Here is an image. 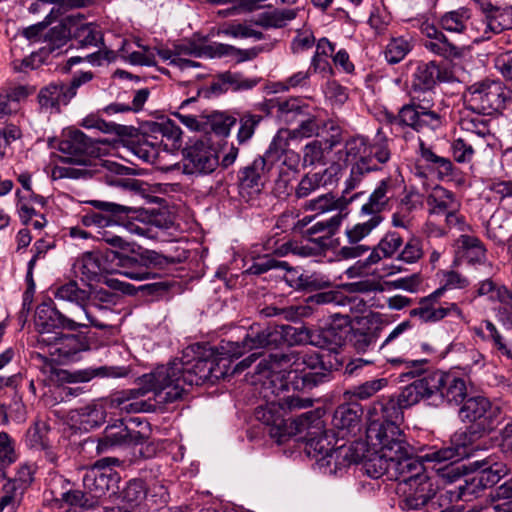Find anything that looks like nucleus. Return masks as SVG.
Here are the masks:
<instances>
[{"label": "nucleus", "instance_id": "f257e3e1", "mask_svg": "<svg viewBox=\"0 0 512 512\" xmlns=\"http://www.w3.org/2000/svg\"><path fill=\"white\" fill-rule=\"evenodd\" d=\"M295 435L305 442V452L315 458L325 473L336 474L339 469L362 459V455L354 454L351 447L341 445L334 447V436L325 429L324 421L316 411H308L296 417Z\"/></svg>", "mask_w": 512, "mask_h": 512}, {"label": "nucleus", "instance_id": "f03ea898", "mask_svg": "<svg viewBox=\"0 0 512 512\" xmlns=\"http://www.w3.org/2000/svg\"><path fill=\"white\" fill-rule=\"evenodd\" d=\"M270 367L275 370L288 365L292 369L288 372V381L285 387L294 391H310L315 387L329 381L332 364L325 361V355L316 351L287 350L269 354Z\"/></svg>", "mask_w": 512, "mask_h": 512}, {"label": "nucleus", "instance_id": "7ed1b4c3", "mask_svg": "<svg viewBox=\"0 0 512 512\" xmlns=\"http://www.w3.org/2000/svg\"><path fill=\"white\" fill-rule=\"evenodd\" d=\"M195 352L190 346L185 348L180 358H175L166 365L157 366L151 373L140 378L145 394L154 392L158 404H169L182 399L185 386H193L189 379L193 373L192 360Z\"/></svg>", "mask_w": 512, "mask_h": 512}, {"label": "nucleus", "instance_id": "20e7f679", "mask_svg": "<svg viewBox=\"0 0 512 512\" xmlns=\"http://www.w3.org/2000/svg\"><path fill=\"white\" fill-rule=\"evenodd\" d=\"M278 347H280V335L277 332V325L254 323L247 329L242 341H228L222 344L221 349L223 354L230 358H239L251 352L234 368V371H243L262 356L263 349H276Z\"/></svg>", "mask_w": 512, "mask_h": 512}, {"label": "nucleus", "instance_id": "39448f33", "mask_svg": "<svg viewBox=\"0 0 512 512\" xmlns=\"http://www.w3.org/2000/svg\"><path fill=\"white\" fill-rule=\"evenodd\" d=\"M462 421L468 422L466 431L456 440L472 444L492 432L501 421V409L483 396L467 398L459 410Z\"/></svg>", "mask_w": 512, "mask_h": 512}, {"label": "nucleus", "instance_id": "423d86ee", "mask_svg": "<svg viewBox=\"0 0 512 512\" xmlns=\"http://www.w3.org/2000/svg\"><path fill=\"white\" fill-rule=\"evenodd\" d=\"M368 416L367 441H381V438L397 440L404 436L399 427L403 420V408L395 395L382 396L373 402L368 410Z\"/></svg>", "mask_w": 512, "mask_h": 512}, {"label": "nucleus", "instance_id": "0eeeda50", "mask_svg": "<svg viewBox=\"0 0 512 512\" xmlns=\"http://www.w3.org/2000/svg\"><path fill=\"white\" fill-rule=\"evenodd\" d=\"M512 91L500 80L483 79L463 93L466 109L482 115L501 113L511 101Z\"/></svg>", "mask_w": 512, "mask_h": 512}, {"label": "nucleus", "instance_id": "6e6552de", "mask_svg": "<svg viewBox=\"0 0 512 512\" xmlns=\"http://www.w3.org/2000/svg\"><path fill=\"white\" fill-rule=\"evenodd\" d=\"M470 452L465 441L454 440L452 446L431 451L426 454V459L435 462L438 467L435 469L443 480L447 483H456L457 497L459 498V486L464 484L468 476L470 468L469 464L463 462L464 458L469 456Z\"/></svg>", "mask_w": 512, "mask_h": 512}, {"label": "nucleus", "instance_id": "1a4fd4ad", "mask_svg": "<svg viewBox=\"0 0 512 512\" xmlns=\"http://www.w3.org/2000/svg\"><path fill=\"white\" fill-rule=\"evenodd\" d=\"M468 280L455 271H450L445 275V284L438 288L432 294L422 298L419 301V307L410 311L411 317H419L424 322H436L450 314H455L463 318L461 309L455 303H450L446 307L436 306L437 299L446 289H462L468 285Z\"/></svg>", "mask_w": 512, "mask_h": 512}, {"label": "nucleus", "instance_id": "9d476101", "mask_svg": "<svg viewBox=\"0 0 512 512\" xmlns=\"http://www.w3.org/2000/svg\"><path fill=\"white\" fill-rule=\"evenodd\" d=\"M133 174V169L111 160H96L91 168H67L66 176L71 178L97 177L111 186L121 187L125 190L138 191L141 182L136 179L125 178Z\"/></svg>", "mask_w": 512, "mask_h": 512}, {"label": "nucleus", "instance_id": "9b49d317", "mask_svg": "<svg viewBox=\"0 0 512 512\" xmlns=\"http://www.w3.org/2000/svg\"><path fill=\"white\" fill-rule=\"evenodd\" d=\"M111 261H117L119 273L133 280L148 279L155 274L153 269H163L169 264L175 263L172 258H168L152 250H146L142 253H132L126 255L120 251H112Z\"/></svg>", "mask_w": 512, "mask_h": 512}, {"label": "nucleus", "instance_id": "f8f14e48", "mask_svg": "<svg viewBox=\"0 0 512 512\" xmlns=\"http://www.w3.org/2000/svg\"><path fill=\"white\" fill-rule=\"evenodd\" d=\"M149 438V424L139 418H131L128 423L122 420L108 425L99 438L97 451L106 452L113 447H131L143 445Z\"/></svg>", "mask_w": 512, "mask_h": 512}, {"label": "nucleus", "instance_id": "ddd939ff", "mask_svg": "<svg viewBox=\"0 0 512 512\" xmlns=\"http://www.w3.org/2000/svg\"><path fill=\"white\" fill-rule=\"evenodd\" d=\"M92 79L93 73L87 71L74 76L69 83L57 81L42 87L37 95L40 111L50 114L60 113L61 106L68 105L77 94L78 88Z\"/></svg>", "mask_w": 512, "mask_h": 512}, {"label": "nucleus", "instance_id": "4468645a", "mask_svg": "<svg viewBox=\"0 0 512 512\" xmlns=\"http://www.w3.org/2000/svg\"><path fill=\"white\" fill-rule=\"evenodd\" d=\"M58 150L64 154L61 157L62 162L76 164L79 168H91L96 160H102L96 157V142L78 129H70L64 133Z\"/></svg>", "mask_w": 512, "mask_h": 512}, {"label": "nucleus", "instance_id": "2eb2a0df", "mask_svg": "<svg viewBox=\"0 0 512 512\" xmlns=\"http://www.w3.org/2000/svg\"><path fill=\"white\" fill-rule=\"evenodd\" d=\"M471 476L459 486V498L476 495L480 491L496 485L506 475V466L493 458H485L469 463Z\"/></svg>", "mask_w": 512, "mask_h": 512}, {"label": "nucleus", "instance_id": "dca6fc26", "mask_svg": "<svg viewBox=\"0 0 512 512\" xmlns=\"http://www.w3.org/2000/svg\"><path fill=\"white\" fill-rule=\"evenodd\" d=\"M118 458L106 457L97 460L92 467L86 470L82 486L94 498L98 505L100 498L110 490L118 488L120 475L112 469V466L119 465Z\"/></svg>", "mask_w": 512, "mask_h": 512}, {"label": "nucleus", "instance_id": "f3484780", "mask_svg": "<svg viewBox=\"0 0 512 512\" xmlns=\"http://www.w3.org/2000/svg\"><path fill=\"white\" fill-rule=\"evenodd\" d=\"M404 495L400 502L403 510H419L426 507L427 512L430 508L435 509L438 504L437 488L425 472L411 479L407 478L398 488Z\"/></svg>", "mask_w": 512, "mask_h": 512}, {"label": "nucleus", "instance_id": "a211bd4d", "mask_svg": "<svg viewBox=\"0 0 512 512\" xmlns=\"http://www.w3.org/2000/svg\"><path fill=\"white\" fill-rule=\"evenodd\" d=\"M87 326V324L66 317L51 300L41 303L36 309L35 327L38 332L36 341L39 345L51 342V337L61 332L60 330L75 331L80 327Z\"/></svg>", "mask_w": 512, "mask_h": 512}, {"label": "nucleus", "instance_id": "6ab92c4d", "mask_svg": "<svg viewBox=\"0 0 512 512\" xmlns=\"http://www.w3.org/2000/svg\"><path fill=\"white\" fill-rule=\"evenodd\" d=\"M190 348L195 352V356L191 359L193 373L189 375L191 376L189 380L194 382V385H202L206 381L214 383L227 375L226 359L219 358L212 348L198 343L190 345Z\"/></svg>", "mask_w": 512, "mask_h": 512}, {"label": "nucleus", "instance_id": "aec40b11", "mask_svg": "<svg viewBox=\"0 0 512 512\" xmlns=\"http://www.w3.org/2000/svg\"><path fill=\"white\" fill-rule=\"evenodd\" d=\"M182 156V167L185 174H210L219 165L217 151L207 138L191 141L182 150Z\"/></svg>", "mask_w": 512, "mask_h": 512}, {"label": "nucleus", "instance_id": "412c9836", "mask_svg": "<svg viewBox=\"0 0 512 512\" xmlns=\"http://www.w3.org/2000/svg\"><path fill=\"white\" fill-rule=\"evenodd\" d=\"M394 456L390 464V480L403 484L407 478H414L425 472L423 464L414 457L413 448L406 442L404 436L390 440Z\"/></svg>", "mask_w": 512, "mask_h": 512}, {"label": "nucleus", "instance_id": "4be33fe9", "mask_svg": "<svg viewBox=\"0 0 512 512\" xmlns=\"http://www.w3.org/2000/svg\"><path fill=\"white\" fill-rule=\"evenodd\" d=\"M255 417L269 427V435L278 443H283L287 438L293 436L296 417L286 420L279 403H268L266 406L258 407Z\"/></svg>", "mask_w": 512, "mask_h": 512}, {"label": "nucleus", "instance_id": "5701e85b", "mask_svg": "<svg viewBox=\"0 0 512 512\" xmlns=\"http://www.w3.org/2000/svg\"><path fill=\"white\" fill-rule=\"evenodd\" d=\"M381 441H367V443L374 447L375 453L364 460L363 469L365 474L369 477L378 479L386 476L390 480V464L391 458L394 456L393 445L390 439H380Z\"/></svg>", "mask_w": 512, "mask_h": 512}, {"label": "nucleus", "instance_id": "b1692460", "mask_svg": "<svg viewBox=\"0 0 512 512\" xmlns=\"http://www.w3.org/2000/svg\"><path fill=\"white\" fill-rule=\"evenodd\" d=\"M396 189V182L391 177L381 180L369 195L368 201L362 205L360 209L361 215L371 217L382 216V212L392 208Z\"/></svg>", "mask_w": 512, "mask_h": 512}, {"label": "nucleus", "instance_id": "393cba45", "mask_svg": "<svg viewBox=\"0 0 512 512\" xmlns=\"http://www.w3.org/2000/svg\"><path fill=\"white\" fill-rule=\"evenodd\" d=\"M438 375L430 377V372L414 380L409 385L402 388L398 395H395L403 410L416 405L421 400L433 398V389L440 384Z\"/></svg>", "mask_w": 512, "mask_h": 512}, {"label": "nucleus", "instance_id": "a878e982", "mask_svg": "<svg viewBox=\"0 0 512 512\" xmlns=\"http://www.w3.org/2000/svg\"><path fill=\"white\" fill-rule=\"evenodd\" d=\"M87 294L89 295V298L85 304L84 313L89 325L100 330L108 329L110 325L99 320L95 315V311L107 312L108 306L114 305L117 302L119 295L104 288H93L90 284Z\"/></svg>", "mask_w": 512, "mask_h": 512}, {"label": "nucleus", "instance_id": "bb28decb", "mask_svg": "<svg viewBox=\"0 0 512 512\" xmlns=\"http://www.w3.org/2000/svg\"><path fill=\"white\" fill-rule=\"evenodd\" d=\"M438 375L440 384L433 389V397H439L450 405H460L467 398V386L463 378L456 377L440 370L431 371L430 377Z\"/></svg>", "mask_w": 512, "mask_h": 512}, {"label": "nucleus", "instance_id": "cd10ccee", "mask_svg": "<svg viewBox=\"0 0 512 512\" xmlns=\"http://www.w3.org/2000/svg\"><path fill=\"white\" fill-rule=\"evenodd\" d=\"M72 18L67 16L60 24L49 29L44 35L45 45L39 49L38 53H32L31 59L38 58V63H41L49 55L58 56L62 54V48L70 40V25Z\"/></svg>", "mask_w": 512, "mask_h": 512}, {"label": "nucleus", "instance_id": "c85d7f7f", "mask_svg": "<svg viewBox=\"0 0 512 512\" xmlns=\"http://www.w3.org/2000/svg\"><path fill=\"white\" fill-rule=\"evenodd\" d=\"M41 345L49 348L52 356H58L61 360H69L81 351L89 349L86 337L76 334L56 333L51 337V342Z\"/></svg>", "mask_w": 512, "mask_h": 512}, {"label": "nucleus", "instance_id": "c756f323", "mask_svg": "<svg viewBox=\"0 0 512 512\" xmlns=\"http://www.w3.org/2000/svg\"><path fill=\"white\" fill-rule=\"evenodd\" d=\"M411 328L409 320L403 321L398 324L386 337V339L379 346V352L383 355L386 361L393 366H397L404 362L401 357L395 356L397 353L405 352L409 345L403 338V333Z\"/></svg>", "mask_w": 512, "mask_h": 512}, {"label": "nucleus", "instance_id": "7c9ffc66", "mask_svg": "<svg viewBox=\"0 0 512 512\" xmlns=\"http://www.w3.org/2000/svg\"><path fill=\"white\" fill-rule=\"evenodd\" d=\"M69 18H72L69 23L71 47L77 49L89 46L97 47L98 42L102 41L100 31L93 24L83 22L84 17L80 13L69 15Z\"/></svg>", "mask_w": 512, "mask_h": 512}, {"label": "nucleus", "instance_id": "2f4dec72", "mask_svg": "<svg viewBox=\"0 0 512 512\" xmlns=\"http://www.w3.org/2000/svg\"><path fill=\"white\" fill-rule=\"evenodd\" d=\"M70 419L79 430L90 431L100 427L106 420V410L102 405L90 403L72 410Z\"/></svg>", "mask_w": 512, "mask_h": 512}, {"label": "nucleus", "instance_id": "473e14b6", "mask_svg": "<svg viewBox=\"0 0 512 512\" xmlns=\"http://www.w3.org/2000/svg\"><path fill=\"white\" fill-rule=\"evenodd\" d=\"M123 373H116L114 368L101 366L98 368H86L70 372L65 369H53L52 376L59 383L89 382L96 377H119Z\"/></svg>", "mask_w": 512, "mask_h": 512}, {"label": "nucleus", "instance_id": "72a5a7b5", "mask_svg": "<svg viewBox=\"0 0 512 512\" xmlns=\"http://www.w3.org/2000/svg\"><path fill=\"white\" fill-rule=\"evenodd\" d=\"M87 204L93 206L100 215L108 218V224H124L128 218H137L141 210L120 205L110 201L89 200Z\"/></svg>", "mask_w": 512, "mask_h": 512}, {"label": "nucleus", "instance_id": "f704fd0d", "mask_svg": "<svg viewBox=\"0 0 512 512\" xmlns=\"http://www.w3.org/2000/svg\"><path fill=\"white\" fill-rule=\"evenodd\" d=\"M268 169L264 157L256 158L251 164L238 172L240 187L252 190L253 192H260L264 187L265 173Z\"/></svg>", "mask_w": 512, "mask_h": 512}, {"label": "nucleus", "instance_id": "c9c22d12", "mask_svg": "<svg viewBox=\"0 0 512 512\" xmlns=\"http://www.w3.org/2000/svg\"><path fill=\"white\" fill-rule=\"evenodd\" d=\"M363 410L358 403H344L334 411L332 424L334 428L346 433H352L361 421Z\"/></svg>", "mask_w": 512, "mask_h": 512}, {"label": "nucleus", "instance_id": "e433bc0d", "mask_svg": "<svg viewBox=\"0 0 512 512\" xmlns=\"http://www.w3.org/2000/svg\"><path fill=\"white\" fill-rule=\"evenodd\" d=\"M447 80V72L441 70L435 61H430L418 64L412 76L411 87L435 88L437 82Z\"/></svg>", "mask_w": 512, "mask_h": 512}, {"label": "nucleus", "instance_id": "4c0bfd02", "mask_svg": "<svg viewBox=\"0 0 512 512\" xmlns=\"http://www.w3.org/2000/svg\"><path fill=\"white\" fill-rule=\"evenodd\" d=\"M29 479H13L8 480L2 487V495L0 497V512L5 509L15 511L21 504L27 483L32 480L30 469L26 468Z\"/></svg>", "mask_w": 512, "mask_h": 512}, {"label": "nucleus", "instance_id": "58836bf2", "mask_svg": "<svg viewBox=\"0 0 512 512\" xmlns=\"http://www.w3.org/2000/svg\"><path fill=\"white\" fill-rule=\"evenodd\" d=\"M347 326L336 322L324 328L314 330L313 346L335 350L341 347L346 339Z\"/></svg>", "mask_w": 512, "mask_h": 512}, {"label": "nucleus", "instance_id": "ea45409f", "mask_svg": "<svg viewBox=\"0 0 512 512\" xmlns=\"http://www.w3.org/2000/svg\"><path fill=\"white\" fill-rule=\"evenodd\" d=\"M266 105L271 112L275 110L277 116L286 122H292L299 116H305L306 110H308V105L298 98H272L267 101Z\"/></svg>", "mask_w": 512, "mask_h": 512}, {"label": "nucleus", "instance_id": "a19ab883", "mask_svg": "<svg viewBox=\"0 0 512 512\" xmlns=\"http://www.w3.org/2000/svg\"><path fill=\"white\" fill-rule=\"evenodd\" d=\"M277 332L280 335V346L313 345L314 330L306 326L277 325Z\"/></svg>", "mask_w": 512, "mask_h": 512}, {"label": "nucleus", "instance_id": "79ce46f5", "mask_svg": "<svg viewBox=\"0 0 512 512\" xmlns=\"http://www.w3.org/2000/svg\"><path fill=\"white\" fill-rule=\"evenodd\" d=\"M77 273L81 275V280L88 284L92 281H100L105 268L102 266L100 257L93 252H87L78 259L75 264Z\"/></svg>", "mask_w": 512, "mask_h": 512}, {"label": "nucleus", "instance_id": "37998d69", "mask_svg": "<svg viewBox=\"0 0 512 512\" xmlns=\"http://www.w3.org/2000/svg\"><path fill=\"white\" fill-rule=\"evenodd\" d=\"M388 385L386 378H377L366 381L362 384L351 387L343 394L344 399L348 402L357 403L365 401L376 395Z\"/></svg>", "mask_w": 512, "mask_h": 512}, {"label": "nucleus", "instance_id": "c03bdc74", "mask_svg": "<svg viewBox=\"0 0 512 512\" xmlns=\"http://www.w3.org/2000/svg\"><path fill=\"white\" fill-rule=\"evenodd\" d=\"M484 33L501 34L512 28V10L494 7L483 18Z\"/></svg>", "mask_w": 512, "mask_h": 512}, {"label": "nucleus", "instance_id": "a18cd8bd", "mask_svg": "<svg viewBox=\"0 0 512 512\" xmlns=\"http://www.w3.org/2000/svg\"><path fill=\"white\" fill-rule=\"evenodd\" d=\"M416 197V193L408 192L399 200L391 219L394 227H409L412 220V213L417 208Z\"/></svg>", "mask_w": 512, "mask_h": 512}, {"label": "nucleus", "instance_id": "49530a36", "mask_svg": "<svg viewBox=\"0 0 512 512\" xmlns=\"http://www.w3.org/2000/svg\"><path fill=\"white\" fill-rule=\"evenodd\" d=\"M343 218L344 215L339 212L327 220L316 222L307 230V234L312 236L317 233H324V235L318 238H311L310 240L321 247H327L329 239L336 233Z\"/></svg>", "mask_w": 512, "mask_h": 512}, {"label": "nucleus", "instance_id": "de8ad7c7", "mask_svg": "<svg viewBox=\"0 0 512 512\" xmlns=\"http://www.w3.org/2000/svg\"><path fill=\"white\" fill-rule=\"evenodd\" d=\"M216 57L229 56L236 59L237 63L250 61L258 57V55L264 51H269V45L255 46L250 49H239L235 46L215 43Z\"/></svg>", "mask_w": 512, "mask_h": 512}, {"label": "nucleus", "instance_id": "09e8293b", "mask_svg": "<svg viewBox=\"0 0 512 512\" xmlns=\"http://www.w3.org/2000/svg\"><path fill=\"white\" fill-rule=\"evenodd\" d=\"M147 132L151 133V138L157 141L158 135L162 138L159 145L163 143V138L172 141V147L177 148L181 142V129L175 125L172 121L167 120L165 122H150L145 126Z\"/></svg>", "mask_w": 512, "mask_h": 512}, {"label": "nucleus", "instance_id": "8fccbe9b", "mask_svg": "<svg viewBox=\"0 0 512 512\" xmlns=\"http://www.w3.org/2000/svg\"><path fill=\"white\" fill-rule=\"evenodd\" d=\"M430 214H443L449 209H458L459 203L454 194L442 187L434 189V192L427 198Z\"/></svg>", "mask_w": 512, "mask_h": 512}, {"label": "nucleus", "instance_id": "3c124183", "mask_svg": "<svg viewBox=\"0 0 512 512\" xmlns=\"http://www.w3.org/2000/svg\"><path fill=\"white\" fill-rule=\"evenodd\" d=\"M147 133L148 132L146 131L143 137L137 141L129 140V147L132 153L139 159L147 163H154L158 158L159 143L153 138L150 140L149 138H151V135L148 136L146 135Z\"/></svg>", "mask_w": 512, "mask_h": 512}, {"label": "nucleus", "instance_id": "603ef678", "mask_svg": "<svg viewBox=\"0 0 512 512\" xmlns=\"http://www.w3.org/2000/svg\"><path fill=\"white\" fill-rule=\"evenodd\" d=\"M379 170L370 156H362L351 166L350 176L346 180L345 192L355 189L370 172Z\"/></svg>", "mask_w": 512, "mask_h": 512}, {"label": "nucleus", "instance_id": "864d4df0", "mask_svg": "<svg viewBox=\"0 0 512 512\" xmlns=\"http://www.w3.org/2000/svg\"><path fill=\"white\" fill-rule=\"evenodd\" d=\"M299 125L297 128L286 131L289 138H310L312 136H320L323 134V122L319 121L315 116H310L306 110L305 116H299Z\"/></svg>", "mask_w": 512, "mask_h": 512}, {"label": "nucleus", "instance_id": "5fc2aeb1", "mask_svg": "<svg viewBox=\"0 0 512 512\" xmlns=\"http://www.w3.org/2000/svg\"><path fill=\"white\" fill-rule=\"evenodd\" d=\"M148 488L143 479L129 480L120 493L123 502L131 507L139 506L147 497Z\"/></svg>", "mask_w": 512, "mask_h": 512}, {"label": "nucleus", "instance_id": "6e6d98bb", "mask_svg": "<svg viewBox=\"0 0 512 512\" xmlns=\"http://www.w3.org/2000/svg\"><path fill=\"white\" fill-rule=\"evenodd\" d=\"M54 296L56 299L77 304L82 308L83 311H85V304L89 298L87 290L81 289L78 286V283L74 280H70L67 283L59 286L56 289Z\"/></svg>", "mask_w": 512, "mask_h": 512}, {"label": "nucleus", "instance_id": "4d7b16f0", "mask_svg": "<svg viewBox=\"0 0 512 512\" xmlns=\"http://www.w3.org/2000/svg\"><path fill=\"white\" fill-rule=\"evenodd\" d=\"M470 11L467 8H459L457 10L446 12L440 19L441 27L449 32L463 33L467 28L470 20Z\"/></svg>", "mask_w": 512, "mask_h": 512}, {"label": "nucleus", "instance_id": "13d9d810", "mask_svg": "<svg viewBox=\"0 0 512 512\" xmlns=\"http://www.w3.org/2000/svg\"><path fill=\"white\" fill-rule=\"evenodd\" d=\"M368 140L361 135L352 136L344 143V147L337 152L339 160L348 162L357 157L368 156Z\"/></svg>", "mask_w": 512, "mask_h": 512}, {"label": "nucleus", "instance_id": "bf43d9fd", "mask_svg": "<svg viewBox=\"0 0 512 512\" xmlns=\"http://www.w3.org/2000/svg\"><path fill=\"white\" fill-rule=\"evenodd\" d=\"M332 173L329 169H325L323 172H317L313 174H306L300 180L295 195L297 198H305L309 196L313 191L318 189L321 185H325L327 182L326 177L330 178Z\"/></svg>", "mask_w": 512, "mask_h": 512}, {"label": "nucleus", "instance_id": "052dcab7", "mask_svg": "<svg viewBox=\"0 0 512 512\" xmlns=\"http://www.w3.org/2000/svg\"><path fill=\"white\" fill-rule=\"evenodd\" d=\"M175 57L181 56H208L210 58L216 57L215 43L209 45H198L193 41H187L174 45Z\"/></svg>", "mask_w": 512, "mask_h": 512}, {"label": "nucleus", "instance_id": "680f3d73", "mask_svg": "<svg viewBox=\"0 0 512 512\" xmlns=\"http://www.w3.org/2000/svg\"><path fill=\"white\" fill-rule=\"evenodd\" d=\"M62 500L67 505L84 510L93 509L97 506L94 498L86 489H70L62 494Z\"/></svg>", "mask_w": 512, "mask_h": 512}, {"label": "nucleus", "instance_id": "e2e57ef3", "mask_svg": "<svg viewBox=\"0 0 512 512\" xmlns=\"http://www.w3.org/2000/svg\"><path fill=\"white\" fill-rule=\"evenodd\" d=\"M50 428L44 421L37 420L31 425L25 434V444L30 449H40L47 444V434Z\"/></svg>", "mask_w": 512, "mask_h": 512}, {"label": "nucleus", "instance_id": "0e129e2a", "mask_svg": "<svg viewBox=\"0 0 512 512\" xmlns=\"http://www.w3.org/2000/svg\"><path fill=\"white\" fill-rule=\"evenodd\" d=\"M383 216L370 217L367 221L354 225L346 230V236L350 244H357L368 236L382 221Z\"/></svg>", "mask_w": 512, "mask_h": 512}, {"label": "nucleus", "instance_id": "69168bd1", "mask_svg": "<svg viewBox=\"0 0 512 512\" xmlns=\"http://www.w3.org/2000/svg\"><path fill=\"white\" fill-rule=\"evenodd\" d=\"M425 48L429 51L440 55L446 59H457L463 56V49L450 43L445 37L444 39L430 40L424 43Z\"/></svg>", "mask_w": 512, "mask_h": 512}, {"label": "nucleus", "instance_id": "338daca9", "mask_svg": "<svg viewBox=\"0 0 512 512\" xmlns=\"http://www.w3.org/2000/svg\"><path fill=\"white\" fill-rule=\"evenodd\" d=\"M412 46L404 37L392 38L385 50V59L390 64H396L402 61L409 53Z\"/></svg>", "mask_w": 512, "mask_h": 512}, {"label": "nucleus", "instance_id": "774afa93", "mask_svg": "<svg viewBox=\"0 0 512 512\" xmlns=\"http://www.w3.org/2000/svg\"><path fill=\"white\" fill-rule=\"evenodd\" d=\"M307 307L305 306H289L276 307L267 306L261 310V314L265 317H279L286 321H296L306 315Z\"/></svg>", "mask_w": 512, "mask_h": 512}]
</instances>
